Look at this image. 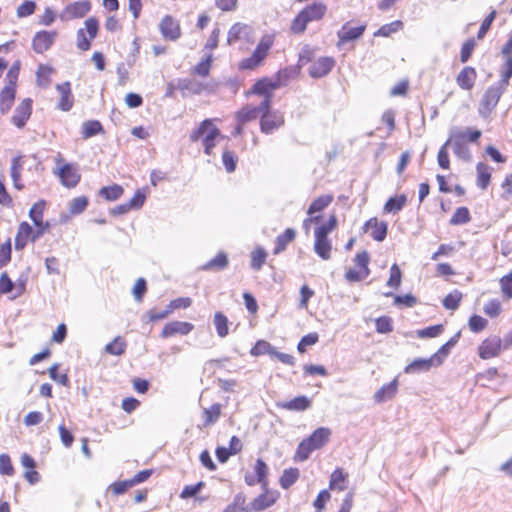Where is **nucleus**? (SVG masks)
<instances>
[{
    "label": "nucleus",
    "mask_w": 512,
    "mask_h": 512,
    "mask_svg": "<svg viewBox=\"0 0 512 512\" xmlns=\"http://www.w3.org/2000/svg\"><path fill=\"white\" fill-rule=\"evenodd\" d=\"M327 11V6L322 2H314L303 8L293 19L290 30L294 34L305 32L307 25L313 21L321 20Z\"/></svg>",
    "instance_id": "obj_1"
},
{
    "label": "nucleus",
    "mask_w": 512,
    "mask_h": 512,
    "mask_svg": "<svg viewBox=\"0 0 512 512\" xmlns=\"http://www.w3.org/2000/svg\"><path fill=\"white\" fill-rule=\"evenodd\" d=\"M220 135V130L212 123V120L205 119L202 121L197 129L190 134L192 142L198 141L202 138L204 152L207 155L212 153L215 147V139Z\"/></svg>",
    "instance_id": "obj_2"
},
{
    "label": "nucleus",
    "mask_w": 512,
    "mask_h": 512,
    "mask_svg": "<svg viewBox=\"0 0 512 512\" xmlns=\"http://www.w3.org/2000/svg\"><path fill=\"white\" fill-rule=\"evenodd\" d=\"M274 44V35L266 34L264 35L259 43L257 44L255 50L252 55L240 62L241 69H249L252 70L256 68L267 56L269 50Z\"/></svg>",
    "instance_id": "obj_3"
},
{
    "label": "nucleus",
    "mask_w": 512,
    "mask_h": 512,
    "mask_svg": "<svg viewBox=\"0 0 512 512\" xmlns=\"http://www.w3.org/2000/svg\"><path fill=\"white\" fill-rule=\"evenodd\" d=\"M85 29L80 28L77 31V48L81 51H88L91 47L90 41L93 40L99 30V22L95 17H90L85 20Z\"/></svg>",
    "instance_id": "obj_4"
},
{
    "label": "nucleus",
    "mask_w": 512,
    "mask_h": 512,
    "mask_svg": "<svg viewBox=\"0 0 512 512\" xmlns=\"http://www.w3.org/2000/svg\"><path fill=\"white\" fill-rule=\"evenodd\" d=\"M505 90L506 88L498 83L488 87L481 99L479 105V114L483 117H487L497 106L501 95Z\"/></svg>",
    "instance_id": "obj_5"
},
{
    "label": "nucleus",
    "mask_w": 512,
    "mask_h": 512,
    "mask_svg": "<svg viewBox=\"0 0 512 512\" xmlns=\"http://www.w3.org/2000/svg\"><path fill=\"white\" fill-rule=\"evenodd\" d=\"M91 10V3L88 0L76 1L68 4L60 13L62 21L82 18Z\"/></svg>",
    "instance_id": "obj_6"
},
{
    "label": "nucleus",
    "mask_w": 512,
    "mask_h": 512,
    "mask_svg": "<svg viewBox=\"0 0 512 512\" xmlns=\"http://www.w3.org/2000/svg\"><path fill=\"white\" fill-rule=\"evenodd\" d=\"M270 108V99L266 98L261 101L258 106L247 105L239 110L236 114V119L239 123L245 124L249 121L256 119L261 115L262 111H266Z\"/></svg>",
    "instance_id": "obj_7"
},
{
    "label": "nucleus",
    "mask_w": 512,
    "mask_h": 512,
    "mask_svg": "<svg viewBox=\"0 0 512 512\" xmlns=\"http://www.w3.org/2000/svg\"><path fill=\"white\" fill-rule=\"evenodd\" d=\"M445 144L452 147L454 154L463 161L470 162L472 159L469 147L466 142H463V136L458 132H454L453 134H449L448 140Z\"/></svg>",
    "instance_id": "obj_8"
},
{
    "label": "nucleus",
    "mask_w": 512,
    "mask_h": 512,
    "mask_svg": "<svg viewBox=\"0 0 512 512\" xmlns=\"http://www.w3.org/2000/svg\"><path fill=\"white\" fill-rule=\"evenodd\" d=\"M284 124L283 116L278 112H271L270 108L262 111L260 129L262 133L271 134Z\"/></svg>",
    "instance_id": "obj_9"
},
{
    "label": "nucleus",
    "mask_w": 512,
    "mask_h": 512,
    "mask_svg": "<svg viewBox=\"0 0 512 512\" xmlns=\"http://www.w3.org/2000/svg\"><path fill=\"white\" fill-rule=\"evenodd\" d=\"M57 35L56 31L42 30L37 32L32 40L33 50L38 54L46 52L54 44Z\"/></svg>",
    "instance_id": "obj_10"
},
{
    "label": "nucleus",
    "mask_w": 512,
    "mask_h": 512,
    "mask_svg": "<svg viewBox=\"0 0 512 512\" xmlns=\"http://www.w3.org/2000/svg\"><path fill=\"white\" fill-rule=\"evenodd\" d=\"M31 114L32 100L30 98H26L15 108L11 121L17 128L21 129L26 125Z\"/></svg>",
    "instance_id": "obj_11"
},
{
    "label": "nucleus",
    "mask_w": 512,
    "mask_h": 512,
    "mask_svg": "<svg viewBox=\"0 0 512 512\" xmlns=\"http://www.w3.org/2000/svg\"><path fill=\"white\" fill-rule=\"evenodd\" d=\"M502 349V340L498 336L485 339L479 346L480 358L486 360L499 355Z\"/></svg>",
    "instance_id": "obj_12"
},
{
    "label": "nucleus",
    "mask_w": 512,
    "mask_h": 512,
    "mask_svg": "<svg viewBox=\"0 0 512 512\" xmlns=\"http://www.w3.org/2000/svg\"><path fill=\"white\" fill-rule=\"evenodd\" d=\"M366 30V25H360L357 27H349V22L345 23L341 29L337 32L338 43L337 46L354 41L362 37Z\"/></svg>",
    "instance_id": "obj_13"
},
{
    "label": "nucleus",
    "mask_w": 512,
    "mask_h": 512,
    "mask_svg": "<svg viewBox=\"0 0 512 512\" xmlns=\"http://www.w3.org/2000/svg\"><path fill=\"white\" fill-rule=\"evenodd\" d=\"M194 329V325L189 322L172 321L167 323L161 332L162 338H168L176 334L187 335Z\"/></svg>",
    "instance_id": "obj_14"
},
{
    "label": "nucleus",
    "mask_w": 512,
    "mask_h": 512,
    "mask_svg": "<svg viewBox=\"0 0 512 512\" xmlns=\"http://www.w3.org/2000/svg\"><path fill=\"white\" fill-rule=\"evenodd\" d=\"M440 366L436 359H434V356L432 355L430 358H417L413 360L410 364H408L404 372L406 374H417L421 372H427L432 367H438Z\"/></svg>",
    "instance_id": "obj_15"
},
{
    "label": "nucleus",
    "mask_w": 512,
    "mask_h": 512,
    "mask_svg": "<svg viewBox=\"0 0 512 512\" xmlns=\"http://www.w3.org/2000/svg\"><path fill=\"white\" fill-rule=\"evenodd\" d=\"M61 183L67 188H74L80 181V174L71 163L64 164L59 170Z\"/></svg>",
    "instance_id": "obj_16"
},
{
    "label": "nucleus",
    "mask_w": 512,
    "mask_h": 512,
    "mask_svg": "<svg viewBox=\"0 0 512 512\" xmlns=\"http://www.w3.org/2000/svg\"><path fill=\"white\" fill-rule=\"evenodd\" d=\"M335 61L331 57H320L309 68V74L313 78L326 76L334 67Z\"/></svg>",
    "instance_id": "obj_17"
},
{
    "label": "nucleus",
    "mask_w": 512,
    "mask_h": 512,
    "mask_svg": "<svg viewBox=\"0 0 512 512\" xmlns=\"http://www.w3.org/2000/svg\"><path fill=\"white\" fill-rule=\"evenodd\" d=\"M159 27L165 39L174 41L180 37L179 23L171 16H165L161 20Z\"/></svg>",
    "instance_id": "obj_18"
},
{
    "label": "nucleus",
    "mask_w": 512,
    "mask_h": 512,
    "mask_svg": "<svg viewBox=\"0 0 512 512\" xmlns=\"http://www.w3.org/2000/svg\"><path fill=\"white\" fill-rule=\"evenodd\" d=\"M56 90L60 94V100L57 107L62 111H69L73 107V95L71 92V84L66 81L56 85Z\"/></svg>",
    "instance_id": "obj_19"
},
{
    "label": "nucleus",
    "mask_w": 512,
    "mask_h": 512,
    "mask_svg": "<svg viewBox=\"0 0 512 512\" xmlns=\"http://www.w3.org/2000/svg\"><path fill=\"white\" fill-rule=\"evenodd\" d=\"M251 33V26L243 23H235L228 31L227 42L228 44H233L239 40L248 41Z\"/></svg>",
    "instance_id": "obj_20"
},
{
    "label": "nucleus",
    "mask_w": 512,
    "mask_h": 512,
    "mask_svg": "<svg viewBox=\"0 0 512 512\" xmlns=\"http://www.w3.org/2000/svg\"><path fill=\"white\" fill-rule=\"evenodd\" d=\"M363 229L365 232L372 229L371 237L374 240L381 242L386 238L388 225L384 221L378 222L376 218H371L365 222Z\"/></svg>",
    "instance_id": "obj_21"
},
{
    "label": "nucleus",
    "mask_w": 512,
    "mask_h": 512,
    "mask_svg": "<svg viewBox=\"0 0 512 512\" xmlns=\"http://www.w3.org/2000/svg\"><path fill=\"white\" fill-rule=\"evenodd\" d=\"M279 408L288 410V411H305L311 407V400L305 396H297L289 401L279 402L277 403Z\"/></svg>",
    "instance_id": "obj_22"
},
{
    "label": "nucleus",
    "mask_w": 512,
    "mask_h": 512,
    "mask_svg": "<svg viewBox=\"0 0 512 512\" xmlns=\"http://www.w3.org/2000/svg\"><path fill=\"white\" fill-rule=\"evenodd\" d=\"M477 77L476 70L473 67H464L457 75L456 82L463 90H471Z\"/></svg>",
    "instance_id": "obj_23"
},
{
    "label": "nucleus",
    "mask_w": 512,
    "mask_h": 512,
    "mask_svg": "<svg viewBox=\"0 0 512 512\" xmlns=\"http://www.w3.org/2000/svg\"><path fill=\"white\" fill-rule=\"evenodd\" d=\"M275 500V497L269 495L266 489L262 494L248 504V508H245V512L263 511L272 506L275 503Z\"/></svg>",
    "instance_id": "obj_24"
},
{
    "label": "nucleus",
    "mask_w": 512,
    "mask_h": 512,
    "mask_svg": "<svg viewBox=\"0 0 512 512\" xmlns=\"http://www.w3.org/2000/svg\"><path fill=\"white\" fill-rule=\"evenodd\" d=\"M398 391V380L394 378L388 384L383 385L375 394L374 400L376 403H384L391 400Z\"/></svg>",
    "instance_id": "obj_25"
},
{
    "label": "nucleus",
    "mask_w": 512,
    "mask_h": 512,
    "mask_svg": "<svg viewBox=\"0 0 512 512\" xmlns=\"http://www.w3.org/2000/svg\"><path fill=\"white\" fill-rule=\"evenodd\" d=\"M278 88V84L266 79H261L257 81L253 87L252 92L258 95L263 96V99L269 98L270 104L272 103V92L273 90Z\"/></svg>",
    "instance_id": "obj_26"
},
{
    "label": "nucleus",
    "mask_w": 512,
    "mask_h": 512,
    "mask_svg": "<svg viewBox=\"0 0 512 512\" xmlns=\"http://www.w3.org/2000/svg\"><path fill=\"white\" fill-rule=\"evenodd\" d=\"M330 435V429L326 427H320L317 428L308 438H306V441H308V443L317 450L326 444Z\"/></svg>",
    "instance_id": "obj_27"
},
{
    "label": "nucleus",
    "mask_w": 512,
    "mask_h": 512,
    "mask_svg": "<svg viewBox=\"0 0 512 512\" xmlns=\"http://www.w3.org/2000/svg\"><path fill=\"white\" fill-rule=\"evenodd\" d=\"M331 242L328 237H323L322 234L315 235L314 251L323 260H328L331 257Z\"/></svg>",
    "instance_id": "obj_28"
},
{
    "label": "nucleus",
    "mask_w": 512,
    "mask_h": 512,
    "mask_svg": "<svg viewBox=\"0 0 512 512\" xmlns=\"http://www.w3.org/2000/svg\"><path fill=\"white\" fill-rule=\"evenodd\" d=\"M406 202L407 197L404 194L390 197L384 205V212L396 214L404 208Z\"/></svg>",
    "instance_id": "obj_29"
},
{
    "label": "nucleus",
    "mask_w": 512,
    "mask_h": 512,
    "mask_svg": "<svg viewBox=\"0 0 512 512\" xmlns=\"http://www.w3.org/2000/svg\"><path fill=\"white\" fill-rule=\"evenodd\" d=\"M460 338V332L456 333L452 338H450L445 344H443L437 352L433 354L434 359H436L437 363L441 365L445 358L449 355L450 350L454 347Z\"/></svg>",
    "instance_id": "obj_30"
},
{
    "label": "nucleus",
    "mask_w": 512,
    "mask_h": 512,
    "mask_svg": "<svg viewBox=\"0 0 512 512\" xmlns=\"http://www.w3.org/2000/svg\"><path fill=\"white\" fill-rule=\"evenodd\" d=\"M229 264L227 254L219 252L213 259L208 261L202 266V270H216L221 271Z\"/></svg>",
    "instance_id": "obj_31"
},
{
    "label": "nucleus",
    "mask_w": 512,
    "mask_h": 512,
    "mask_svg": "<svg viewBox=\"0 0 512 512\" xmlns=\"http://www.w3.org/2000/svg\"><path fill=\"white\" fill-rule=\"evenodd\" d=\"M296 232L292 228H287L284 233L280 234L276 238V246L274 248V254H280L283 252L287 245L295 238Z\"/></svg>",
    "instance_id": "obj_32"
},
{
    "label": "nucleus",
    "mask_w": 512,
    "mask_h": 512,
    "mask_svg": "<svg viewBox=\"0 0 512 512\" xmlns=\"http://www.w3.org/2000/svg\"><path fill=\"white\" fill-rule=\"evenodd\" d=\"M477 171V186L481 189H486L490 183L491 171L490 167L486 164L479 162L476 166Z\"/></svg>",
    "instance_id": "obj_33"
},
{
    "label": "nucleus",
    "mask_w": 512,
    "mask_h": 512,
    "mask_svg": "<svg viewBox=\"0 0 512 512\" xmlns=\"http://www.w3.org/2000/svg\"><path fill=\"white\" fill-rule=\"evenodd\" d=\"M103 132V126L98 120H88L82 124V138L88 139Z\"/></svg>",
    "instance_id": "obj_34"
},
{
    "label": "nucleus",
    "mask_w": 512,
    "mask_h": 512,
    "mask_svg": "<svg viewBox=\"0 0 512 512\" xmlns=\"http://www.w3.org/2000/svg\"><path fill=\"white\" fill-rule=\"evenodd\" d=\"M124 193L121 185L113 184L111 186H104L99 190V195L107 201H115L119 199Z\"/></svg>",
    "instance_id": "obj_35"
},
{
    "label": "nucleus",
    "mask_w": 512,
    "mask_h": 512,
    "mask_svg": "<svg viewBox=\"0 0 512 512\" xmlns=\"http://www.w3.org/2000/svg\"><path fill=\"white\" fill-rule=\"evenodd\" d=\"M222 406L219 403L213 404L209 408H204L203 410V418H204V426H210L217 422L221 415Z\"/></svg>",
    "instance_id": "obj_36"
},
{
    "label": "nucleus",
    "mask_w": 512,
    "mask_h": 512,
    "mask_svg": "<svg viewBox=\"0 0 512 512\" xmlns=\"http://www.w3.org/2000/svg\"><path fill=\"white\" fill-rule=\"evenodd\" d=\"M22 168L23 165L21 157H14L11 163V178L13 180L14 187L18 190L23 188V184L20 183Z\"/></svg>",
    "instance_id": "obj_37"
},
{
    "label": "nucleus",
    "mask_w": 512,
    "mask_h": 512,
    "mask_svg": "<svg viewBox=\"0 0 512 512\" xmlns=\"http://www.w3.org/2000/svg\"><path fill=\"white\" fill-rule=\"evenodd\" d=\"M300 472L297 468H289L283 471L280 477V485L283 489L291 487L299 478Z\"/></svg>",
    "instance_id": "obj_38"
},
{
    "label": "nucleus",
    "mask_w": 512,
    "mask_h": 512,
    "mask_svg": "<svg viewBox=\"0 0 512 512\" xmlns=\"http://www.w3.org/2000/svg\"><path fill=\"white\" fill-rule=\"evenodd\" d=\"M53 71V68L48 65H39L36 72L38 85L47 88L51 83L50 77Z\"/></svg>",
    "instance_id": "obj_39"
},
{
    "label": "nucleus",
    "mask_w": 512,
    "mask_h": 512,
    "mask_svg": "<svg viewBox=\"0 0 512 512\" xmlns=\"http://www.w3.org/2000/svg\"><path fill=\"white\" fill-rule=\"evenodd\" d=\"M455 131L463 136V142H466V143L467 142H471V143L477 142L482 134L481 131L478 129H471V128L460 129L458 127H452L450 129L449 134H453Z\"/></svg>",
    "instance_id": "obj_40"
},
{
    "label": "nucleus",
    "mask_w": 512,
    "mask_h": 512,
    "mask_svg": "<svg viewBox=\"0 0 512 512\" xmlns=\"http://www.w3.org/2000/svg\"><path fill=\"white\" fill-rule=\"evenodd\" d=\"M333 197L331 195H322L316 198L309 206L307 213L313 215L316 212H321L332 202Z\"/></svg>",
    "instance_id": "obj_41"
},
{
    "label": "nucleus",
    "mask_w": 512,
    "mask_h": 512,
    "mask_svg": "<svg viewBox=\"0 0 512 512\" xmlns=\"http://www.w3.org/2000/svg\"><path fill=\"white\" fill-rule=\"evenodd\" d=\"M214 326L219 337L224 338L228 335V318L222 312H216L214 315Z\"/></svg>",
    "instance_id": "obj_42"
},
{
    "label": "nucleus",
    "mask_w": 512,
    "mask_h": 512,
    "mask_svg": "<svg viewBox=\"0 0 512 512\" xmlns=\"http://www.w3.org/2000/svg\"><path fill=\"white\" fill-rule=\"evenodd\" d=\"M46 202L39 200L36 202L29 211V217L35 226H41L43 220V212L45 209Z\"/></svg>",
    "instance_id": "obj_43"
},
{
    "label": "nucleus",
    "mask_w": 512,
    "mask_h": 512,
    "mask_svg": "<svg viewBox=\"0 0 512 512\" xmlns=\"http://www.w3.org/2000/svg\"><path fill=\"white\" fill-rule=\"evenodd\" d=\"M256 476H257V482L262 485L263 489H267V473H268V467L267 464L262 459H257L254 467Z\"/></svg>",
    "instance_id": "obj_44"
},
{
    "label": "nucleus",
    "mask_w": 512,
    "mask_h": 512,
    "mask_svg": "<svg viewBox=\"0 0 512 512\" xmlns=\"http://www.w3.org/2000/svg\"><path fill=\"white\" fill-rule=\"evenodd\" d=\"M126 350V343L121 337H116L113 341L105 346V351L108 354L120 356Z\"/></svg>",
    "instance_id": "obj_45"
},
{
    "label": "nucleus",
    "mask_w": 512,
    "mask_h": 512,
    "mask_svg": "<svg viewBox=\"0 0 512 512\" xmlns=\"http://www.w3.org/2000/svg\"><path fill=\"white\" fill-rule=\"evenodd\" d=\"M316 450L313 446H311L306 439L302 440L296 450L294 460L295 461H305L309 458L310 454Z\"/></svg>",
    "instance_id": "obj_46"
},
{
    "label": "nucleus",
    "mask_w": 512,
    "mask_h": 512,
    "mask_svg": "<svg viewBox=\"0 0 512 512\" xmlns=\"http://www.w3.org/2000/svg\"><path fill=\"white\" fill-rule=\"evenodd\" d=\"M274 349L275 347H273L269 342L265 340H258L252 347L250 354L252 356H260L264 354L272 356V354L274 353Z\"/></svg>",
    "instance_id": "obj_47"
},
{
    "label": "nucleus",
    "mask_w": 512,
    "mask_h": 512,
    "mask_svg": "<svg viewBox=\"0 0 512 512\" xmlns=\"http://www.w3.org/2000/svg\"><path fill=\"white\" fill-rule=\"evenodd\" d=\"M470 212L466 207H459L450 219L451 225H462L470 221Z\"/></svg>",
    "instance_id": "obj_48"
},
{
    "label": "nucleus",
    "mask_w": 512,
    "mask_h": 512,
    "mask_svg": "<svg viewBox=\"0 0 512 512\" xmlns=\"http://www.w3.org/2000/svg\"><path fill=\"white\" fill-rule=\"evenodd\" d=\"M88 198L86 196H80L71 200L69 204V211L73 215H79L85 211L88 206Z\"/></svg>",
    "instance_id": "obj_49"
},
{
    "label": "nucleus",
    "mask_w": 512,
    "mask_h": 512,
    "mask_svg": "<svg viewBox=\"0 0 512 512\" xmlns=\"http://www.w3.org/2000/svg\"><path fill=\"white\" fill-rule=\"evenodd\" d=\"M403 26V23L399 20H396L394 22H391L389 24H385L383 26H381L375 33H374V36L377 37V36H382V37H388L390 36L392 33H395L397 32L398 30H400Z\"/></svg>",
    "instance_id": "obj_50"
},
{
    "label": "nucleus",
    "mask_w": 512,
    "mask_h": 512,
    "mask_svg": "<svg viewBox=\"0 0 512 512\" xmlns=\"http://www.w3.org/2000/svg\"><path fill=\"white\" fill-rule=\"evenodd\" d=\"M461 299V292L454 290L443 299V306L448 310H456L459 307Z\"/></svg>",
    "instance_id": "obj_51"
},
{
    "label": "nucleus",
    "mask_w": 512,
    "mask_h": 512,
    "mask_svg": "<svg viewBox=\"0 0 512 512\" xmlns=\"http://www.w3.org/2000/svg\"><path fill=\"white\" fill-rule=\"evenodd\" d=\"M267 253L263 248H257L251 255V267L255 270H260L265 263Z\"/></svg>",
    "instance_id": "obj_52"
},
{
    "label": "nucleus",
    "mask_w": 512,
    "mask_h": 512,
    "mask_svg": "<svg viewBox=\"0 0 512 512\" xmlns=\"http://www.w3.org/2000/svg\"><path fill=\"white\" fill-rule=\"evenodd\" d=\"M443 325L437 324L417 331L419 338H435L443 332Z\"/></svg>",
    "instance_id": "obj_53"
},
{
    "label": "nucleus",
    "mask_w": 512,
    "mask_h": 512,
    "mask_svg": "<svg viewBox=\"0 0 512 512\" xmlns=\"http://www.w3.org/2000/svg\"><path fill=\"white\" fill-rule=\"evenodd\" d=\"M212 59V54L207 55L204 60H202L194 67L193 72L202 77L208 76L211 68Z\"/></svg>",
    "instance_id": "obj_54"
},
{
    "label": "nucleus",
    "mask_w": 512,
    "mask_h": 512,
    "mask_svg": "<svg viewBox=\"0 0 512 512\" xmlns=\"http://www.w3.org/2000/svg\"><path fill=\"white\" fill-rule=\"evenodd\" d=\"M376 331L381 334L390 333L393 330L392 319L388 316H381L375 320Z\"/></svg>",
    "instance_id": "obj_55"
},
{
    "label": "nucleus",
    "mask_w": 512,
    "mask_h": 512,
    "mask_svg": "<svg viewBox=\"0 0 512 512\" xmlns=\"http://www.w3.org/2000/svg\"><path fill=\"white\" fill-rule=\"evenodd\" d=\"M402 273L397 264H393L390 268V276L387 286L397 289L401 284Z\"/></svg>",
    "instance_id": "obj_56"
},
{
    "label": "nucleus",
    "mask_w": 512,
    "mask_h": 512,
    "mask_svg": "<svg viewBox=\"0 0 512 512\" xmlns=\"http://www.w3.org/2000/svg\"><path fill=\"white\" fill-rule=\"evenodd\" d=\"M337 226V218L335 215H331L326 224H323L316 228L315 235L322 234L323 237H328V234L334 230Z\"/></svg>",
    "instance_id": "obj_57"
},
{
    "label": "nucleus",
    "mask_w": 512,
    "mask_h": 512,
    "mask_svg": "<svg viewBox=\"0 0 512 512\" xmlns=\"http://www.w3.org/2000/svg\"><path fill=\"white\" fill-rule=\"evenodd\" d=\"M495 17H496V11L495 10L491 11L486 16V18L483 20V22L481 23V26H480V28L478 30V33H477V38L478 39H483L485 37V35L489 31L493 21L495 20Z\"/></svg>",
    "instance_id": "obj_58"
},
{
    "label": "nucleus",
    "mask_w": 512,
    "mask_h": 512,
    "mask_svg": "<svg viewBox=\"0 0 512 512\" xmlns=\"http://www.w3.org/2000/svg\"><path fill=\"white\" fill-rule=\"evenodd\" d=\"M488 321L479 316L473 315L469 319V328L472 332L478 333L486 328Z\"/></svg>",
    "instance_id": "obj_59"
},
{
    "label": "nucleus",
    "mask_w": 512,
    "mask_h": 512,
    "mask_svg": "<svg viewBox=\"0 0 512 512\" xmlns=\"http://www.w3.org/2000/svg\"><path fill=\"white\" fill-rule=\"evenodd\" d=\"M204 487V482L200 481L196 483L195 485H187L183 488V490L180 493V497L182 499H188L196 496L201 489Z\"/></svg>",
    "instance_id": "obj_60"
},
{
    "label": "nucleus",
    "mask_w": 512,
    "mask_h": 512,
    "mask_svg": "<svg viewBox=\"0 0 512 512\" xmlns=\"http://www.w3.org/2000/svg\"><path fill=\"white\" fill-rule=\"evenodd\" d=\"M318 334L317 333H309L301 338L297 345V349L300 353L305 352L307 346L314 345L318 342Z\"/></svg>",
    "instance_id": "obj_61"
},
{
    "label": "nucleus",
    "mask_w": 512,
    "mask_h": 512,
    "mask_svg": "<svg viewBox=\"0 0 512 512\" xmlns=\"http://www.w3.org/2000/svg\"><path fill=\"white\" fill-rule=\"evenodd\" d=\"M35 9L36 3L31 0H26L17 8V16L19 18L28 17L34 13Z\"/></svg>",
    "instance_id": "obj_62"
},
{
    "label": "nucleus",
    "mask_w": 512,
    "mask_h": 512,
    "mask_svg": "<svg viewBox=\"0 0 512 512\" xmlns=\"http://www.w3.org/2000/svg\"><path fill=\"white\" fill-rule=\"evenodd\" d=\"M501 80L498 82L504 88H507L509 85V80L512 77V57L506 58V62L504 64V70L502 71Z\"/></svg>",
    "instance_id": "obj_63"
},
{
    "label": "nucleus",
    "mask_w": 512,
    "mask_h": 512,
    "mask_svg": "<svg viewBox=\"0 0 512 512\" xmlns=\"http://www.w3.org/2000/svg\"><path fill=\"white\" fill-rule=\"evenodd\" d=\"M501 291L507 299H512V271L500 279Z\"/></svg>",
    "instance_id": "obj_64"
}]
</instances>
